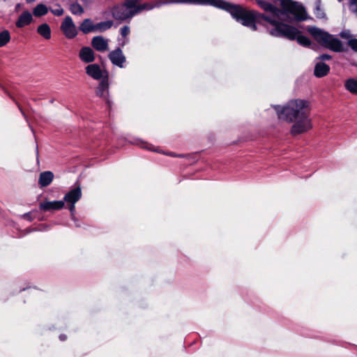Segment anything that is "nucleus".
Returning <instances> with one entry per match:
<instances>
[{
	"instance_id": "obj_1",
	"label": "nucleus",
	"mask_w": 357,
	"mask_h": 357,
	"mask_svg": "<svg viewBox=\"0 0 357 357\" xmlns=\"http://www.w3.org/2000/svg\"><path fill=\"white\" fill-rule=\"evenodd\" d=\"M257 3L266 13L259 14L252 11L255 15V26H256V19H263L273 26L269 31L271 35L276 37H284L289 40L296 39L299 44L305 47L310 45V40L307 37L301 35L297 29L282 22L289 18L296 20L291 15L283 16L284 13H281L278 8L264 0H257ZM255 27L257 28V26Z\"/></svg>"
},
{
	"instance_id": "obj_23",
	"label": "nucleus",
	"mask_w": 357,
	"mask_h": 357,
	"mask_svg": "<svg viewBox=\"0 0 357 357\" xmlns=\"http://www.w3.org/2000/svg\"><path fill=\"white\" fill-rule=\"evenodd\" d=\"M345 88L350 93L357 95V79L351 78L346 81Z\"/></svg>"
},
{
	"instance_id": "obj_5",
	"label": "nucleus",
	"mask_w": 357,
	"mask_h": 357,
	"mask_svg": "<svg viewBox=\"0 0 357 357\" xmlns=\"http://www.w3.org/2000/svg\"><path fill=\"white\" fill-rule=\"evenodd\" d=\"M278 1L282 10L278 8L281 13H284L283 16H289L291 15L296 20H305L306 19V13L302 5L291 0H275Z\"/></svg>"
},
{
	"instance_id": "obj_24",
	"label": "nucleus",
	"mask_w": 357,
	"mask_h": 357,
	"mask_svg": "<svg viewBox=\"0 0 357 357\" xmlns=\"http://www.w3.org/2000/svg\"><path fill=\"white\" fill-rule=\"evenodd\" d=\"M48 12L47 7L43 4H38L33 10V15L36 17H41L46 15Z\"/></svg>"
},
{
	"instance_id": "obj_21",
	"label": "nucleus",
	"mask_w": 357,
	"mask_h": 357,
	"mask_svg": "<svg viewBox=\"0 0 357 357\" xmlns=\"http://www.w3.org/2000/svg\"><path fill=\"white\" fill-rule=\"evenodd\" d=\"M96 93L98 96L106 98L108 95V84L107 81H102L98 86Z\"/></svg>"
},
{
	"instance_id": "obj_6",
	"label": "nucleus",
	"mask_w": 357,
	"mask_h": 357,
	"mask_svg": "<svg viewBox=\"0 0 357 357\" xmlns=\"http://www.w3.org/2000/svg\"><path fill=\"white\" fill-rule=\"evenodd\" d=\"M135 3L129 1L125 4L119 5L112 8V15L116 20L123 21L134 16Z\"/></svg>"
},
{
	"instance_id": "obj_9",
	"label": "nucleus",
	"mask_w": 357,
	"mask_h": 357,
	"mask_svg": "<svg viewBox=\"0 0 357 357\" xmlns=\"http://www.w3.org/2000/svg\"><path fill=\"white\" fill-rule=\"evenodd\" d=\"M61 29L67 38H74L77 35V30L73 19L68 16L63 19L61 25Z\"/></svg>"
},
{
	"instance_id": "obj_4",
	"label": "nucleus",
	"mask_w": 357,
	"mask_h": 357,
	"mask_svg": "<svg viewBox=\"0 0 357 357\" xmlns=\"http://www.w3.org/2000/svg\"><path fill=\"white\" fill-rule=\"evenodd\" d=\"M307 30L322 46L335 52H340L343 50L341 41L328 32L315 26H309Z\"/></svg>"
},
{
	"instance_id": "obj_14",
	"label": "nucleus",
	"mask_w": 357,
	"mask_h": 357,
	"mask_svg": "<svg viewBox=\"0 0 357 357\" xmlns=\"http://www.w3.org/2000/svg\"><path fill=\"white\" fill-rule=\"evenodd\" d=\"M86 73L94 79H100L102 76V70L98 64H90L86 67Z\"/></svg>"
},
{
	"instance_id": "obj_16",
	"label": "nucleus",
	"mask_w": 357,
	"mask_h": 357,
	"mask_svg": "<svg viewBox=\"0 0 357 357\" xmlns=\"http://www.w3.org/2000/svg\"><path fill=\"white\" fill-rule=\"evenodd\" d=\"M54 178V174L52 172L46 171L42 172L39 176L38 183L41 187L49 185Z\"/></svg>"
},
{
	"instance_id": "obj_22",
	"label": "nucleus",
	"mask_w": 357,
	"mask_h": 357,
	"mask_svg": "<svg viewBox=\"0 0 357 357\" xmlns=\"http://www.w3.org/2000/svg\"><path fill=\"white\" fill-rule=\"evenodd\" d=\"M112 25L113 22L112 21H105L95 24V32H103L110 29Z\"/></svg>"
},
{
	"instance_id": "obj_13",
	"label": "nucleus",
	"mask_w": 357,
	"mask_h": 357,
	"mask_svg": "<svg viewBox=\"0 0 357 357\" xmlns=\"http://www.w3.org/2000/svg\"><path fill=\"white\" fill-rule=\"evenodd\" d=\"M79 57L84 63H91L95 60L94 52L89 47H84L80 50Z\"/></svg>"
},
{
	"instance_id": "obj_7",
	"label": "nucleus",
	"mask_w": 357,
	"mask_h": 357,
	"mask_svg": "<svg viewBox=\"0 0 357 357\" xmlns=\"http://www.w3.org/2000/svg\"><path fill=\"white\" fill-rule=\"evenodd\" d=\"M309 114L298 118L294 121L291 128L290 132L292 135H297L304 133L312 128L311 120L309 119Z\"/></svg>"
},
{
	"instance_id": "obj_28",
	"label": "nucleus",
	"mask_w": 357,
	"mask_h": 357,
	"mask_svg": "<svg viewBox=\"0 0 357 357\" xmlns=\"http://www.w3.org/2000/svg\"><path fill=\"white\" fill-rule=\"evenodd\" d=\"M348 44L351 47V48L357 52V39L356 38H351L349 41H348Z\"/></svg>"
},
{
	"instance_id": "obj_3",
	"label": "nucleus",
	"mask_w": 357,
	"mask_h": 357,
	"mask_svg": "<svg viewBox=\"0 0 357 357\" xmlns=\"http://www.w3.org/2000/svg\"><path fill=\"white\" fill-rule=\"evenodd\" d=\"M279 119L287 122L294 121L309 114L310 103L302 99H294L289 101L284 106H274Z\"/></svg>"
},
{
	"instance_id": "obj_12",
	"label": "nucleus",
	"mask_w": 357,
	"mask_h": 357,
	"mask_svg": "<svg viewBox=\"0 0 357 357\" xmlns=\"http://www.w3.org/2000/svg\"><path fill=\"white\" fill-rule=\"evenodd\" d=\"M65 202L62 200L60 201H45L40 204V208L44 211L51 210H59L64 206Z\"/></svg>"
},
{
	"instance_id": "obj_30",
	"label": "nucleus",
	"mask_w": 357,
	"mask_h": 357,
	"mask_svg": "<svg viewBox=\"0 0 357 357\" xmlns=\"http://www.w3.org/2000/svg\"><path fill=\"white\" fill-rule=\"evenodd\" d=\"M51 12L56 16H61L63 14V9L59 6L56 9H51Z\"/></svg>"
},
{
	"instance_id": "obj_36",
	"label": "nucleus",
	"mask_w": 357,
	"mask_h": 357,
	"mask_svg": "<svg viewBox=\"0 0 357 357\" xmlns=\"http://www.w3.org/2000/svg\"><path fill=\"white\" fill-rule=\"evenodd\" d=\"M34 1H35V0H26V1L27 3H31V2H33Z\"/></svg>"
},
{
	"instance_id": "obj_35",
	"label": "nucleus",
	"mask_w": 357,
	"mask_h": 357,
	"mask_svg": "<svg viewBox=\"0 0 357 357\" xmlns=\"http://www.w3.org/2000/svg\"><path fill=\"white\" fill-rule=\"evenodd\" d=\"M20 8V4L18 3V4H17V6L15 7V10H17Z\"/></svg>"
},
{
	"instance_id": "obj_32",
	"label": "nucleus",
	"mask_w": 357,
	"mask_h": 357,
	"mask_svg": "<svg viewBox=\"0 0 357 357\" xmlns=\"http://www.w3.org/2000/svg\"><path fill=\"white\" fill-rule=\"evenodd\" d=\"M351 10L357 15V0H352L351 2Z\"/></svg>"
},
{
	"instance_id": "obj_31",
	"label": "nucleus",
	"mask_w": 357,
	"mask_h": 357,
	"mask_svg": "<svg viewBox=\"0 0 357 357\" xmlns=\"http://www.w3.org/2000/svg\"><path fill=\"white\" fill-rule=\"evenodd\" d=\"M340 36L343 38L348 39L349 40L352 38L351 34L349 31H344L340 33Z\"/></svg>"
},
{
	"instance_id": "obj_27",
	"label": "nucleus",
	"mask_w": 357,
	"mask_h": 357,
	"mask_svg": "<svg viewBox=\"0 0 357 357\" xmlns=\"http://www.w3.org/2000/svg\"><path fill=\"white\" fill-rule=\"evenodd\" d=\"M314 14L317 18L322 19L325 17V13L321 8L319 3H317L316 6Z\"/></svg>"
},
{
	"instance_id": "obj_15",
	"label": "nucleus",
	"mask_w": 357,
	"mask_h": 357,
	"mask_svg": "<svg viewBox=\"0 0 357 357\" xmlns=\"http://www.w3.org/2000/svg\"><path fill=\"white\" fill-rule=\"evenodd\" d=\"M32 20L33 17L31 13L28 10L24 11L16 22V26L19 28L24 27V26L29 24Z\"/></svg>"
},
{
	"instance_id": "obj_17",
	"label": "nucleus",
	"mask_w": 357,
	"mask_h": 357,
	"mask_svg": "<svg viewBox=\"0 0 357 357\" xmlns=\"http://www.w3.org/2000/svg\"><path fill=\"white\" fill-rule=\"evenodd\" d=\"M330 68L324 63H318L314 68V75L318 77H321L328 74Z\"/></svg>"
},
{
	"instance_id": "obj_33",
	"label": "nucleus",
	"mask_w": 357,
	"mask_h": 357,
	"mask_svg": "<svg viewBox=\"0 0 357 357\" xmlns=\"http://www.w3.org/2000/svg\"><path fill=\"white\" fill-rule=\"evenodd\" d=\"M319 59L320 60H329L331 59V56L327 54H324L319 56Z\"/></svg>"
},
{
	"instance_id": "obj_34",
	"label": "nucleus",
	"mask_w": 357,
	"mask_h": 357,
	"mask_svg": "<svg viewBox=\"0 0 357 357\" xmlns=\"http://www.w3.org/2000/svg\"><path fill=\"white\" fill-rule=\"evenodd\" d=\"M59 338L61 340L63 341L66 339V336L64 335H60Z\"/></svg>"
},
{
	"instance_id": "obj_8",
	"label": "nucleus",
	"mask_w": 357,
	"mask_h": 357,
	"mask_svg": "<svg viewBox=\"0 0 357 357\" xmlns=\"http://www.w3.org/2000/svg\"><path fill=\"white\" fill-rule=\"evenodd\" d=\"M82 197V190L80 187H77L70 190L63 197V202L67 204L68 208H69L72 215L75 210V204Z\"/></svg>"
},
{
	"instance_id": "obj_20",
	"label": "nucleus",
	"mask_w": 357,
	"mask_h": 357,
	"mask_svg": "<svg viewBox=\"0 0 357 357\" xmlns=\"http://www.w3.org/2000/svg\"><path fill=\"white\" fill-rule=\"evenodd\" d=\"M37 32L46 40L51 38V29L47 23H43L38 26L37 28Z\"/></svg>"
},
{
	"instance_id": "obj_18",
	"label": "nucleus",
	"mask_w": 357,
	"mask_h": 357,
	"mask_svg": "<svg viewBox=\"0 0 357 357\" xmlns=\"http://www.w3.org/2000/svg\"><path fill=\"white\" fill-rule=\"evenodd\" d=\"M160 3L158 2L145 3L142 5L135 6L133 7L134 15L137 13L142 12V10H149L155 7L159 6Z\"/></svg>"
},
{
	"instance_id": "obj_25",
	"label": "nucleus",
	"mask_w": 357,
	"mask_h": 357,
	"mask_svg": "<svg viewBox=\"0 0 357 357\" xmlns=\"http://www.w3.org/2000/svg\"><path fill=\"white\" fill-rule=\"evenodd\" d=\"M10 40V33L4 30L0 33V47L5 46Z\"/></svg>"
},
{
	"instance_id": "obj_10",
	"label": "nucleus",
	"mask_w": 357,
	"mask_h": 357,
	"mask_svg": "<svg viewBox=\"0 0 357 357\" xmlns=\"http://www.w3.org/2000/svg\"><path fill=\"white\" fill-rule=\"evenodd\" d=\"M109 59L111 62L120 68L123 67V63L126 62V56L123 55L122 50L117 48L109 54Z\"/></svg>"
},
{
	"instance_id": "obj_26",
	"label": "nucleus",
	"mask_w": 357,
	"mask_h": 357,
	"mask_svg": "<svg viewBox=\"0 0 357 357\" xmlns=\"http://www.w3.org/2000/svg\"><path fill=\"white\" fill-rule=\"evenodd\" d=\"M70 10L74 15H81L84 13V8L78 3H74L71 4Z\"/></svg>"
},
{
	"instance_id": "obj_37",
	"label": "nucleus",
	"mask_w": 357,
	"mask_h": 357,
	"mask_svg": "<svg viewBox=\"0 0 357 357\" xmlns=\"http://www.w3.org/2000/svg\"><path fill=\"white\" fill-rule=\"evenodd\" d=\"M169 155H171V156H175V155L173 154V153H169Z\"/></svg>"
},
{
	"instance_id": "obj_2",
	"label": "nucleus",
	"mask_w": 357,
	"mask_h": 357,
	"mask_svg": "<svg viewBox=\"0 0 357 357\" xmlns=\"http://www.w3.org/2000/svg\"><path fill=\"white\" fill-rule=\"evenodd\" d=\"M173 3H185L192 4H208L215 7L227 10L234 18L240 22L243 25L250 27L255 31L254 24L255 13L239 6L230 4L222 0H174Z\"/></svg>"
},
{
	"instance_id": "obj_29",
	"label": "nucleus",
	"mask_w": 357,
	"mask_h": 357,
	"mask_svg": "<svg viewBox=\"0 0 357 357\" xmlns=\"http://www.w3.org/2000/svg\"><path fill=\"white\" fill-rule=\"evenodd\" d=\"M121 34L123 37H126L130 33V28L128 26H124L121 28Z\"/></svg>"
},
{
	"instance_id": "obj_11",
	"label": "nucleus",
	"mask_w": 357,
	"mask_h": 357,
	"mask_svg": "<svg viewBox=\"0 0 357 357\" xmlns=\"http://www.w3.org/2000/svg\"><path fill=\"white\" fill-rule=\"evenodd\" d=\"M109 40L102 36H95L91 40L92 47L98 52H105L109 49Z\"/></svg>"
},
{
	"instance_id": "obj_19",
	"label": "nucleus",
	"mask_w": 357,
	"mask_h": 357,
	"mask_svg": "<svg viewBox=\"0 0 357 357\" xmlns=\"http://www.w3.org/2000/svg\"><path fill=\"white\" fill-rule=\"evenodd\" d=\"M84 33L95 32V24L90 19H85L79 27Z\"/></svg>"
}]
</instances>
